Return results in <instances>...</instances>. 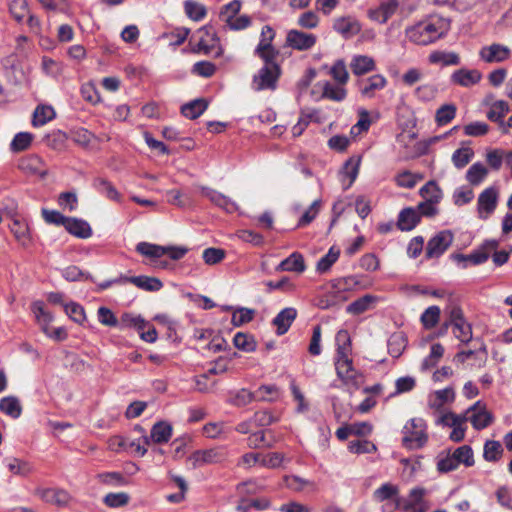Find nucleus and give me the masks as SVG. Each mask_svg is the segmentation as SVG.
Instances as JSON below:
<instances>
[{
    "label": "nucleus",
    "mask_w": 512,
    "mask_h": 512,
    "mask_svg": "<svg viewBox=\"0 0 512 512\" xmlns=\"http://www.w3.org/2000/svg\"><path fill=\"white\" fill-rule=\"evenodd\" d=\"M444 34L440 19H426L406 29L408 39L417 45H428Z\"/></svg>",
    "instance_id": "1"
},
{
    "label": "nucleus",
    "mask_w": 512,
    "mask_h": 512,
    "mask_svg": "<svg viewBox=\"0 0 512 512\" xmlns=\"http://www.w3.org/2000/svg\"><path fill=\"white\" fill-rule=\"evenodd\" d=\"M136 251L146 257L154 260V267L166 269L169 266V262L166 260H160V258L167 254L172 260H180L188 252L187 248L184 247H164L148 242H140L136 246Z\"/></svg>",
    "instance_id": "2"
},
{
    "label": "nucleus",
    "mask_w": 512,
    "mask_h": 512,
    "mask_svg": "<svg viewBox=\"0 0 512 512\" xmlns=\"http://www.w3.org/2000/svg\"><path fill=\"white\" fill-rule=\"evenodd\" d=\"M427 425L422 418H412L403 427V445L410 449L423 447L427 440Z\"/></svg>",
    "instance_id": "3"
},
{
    "label": "nucleus",
    "mask_w": 512,
    "mask_h": 512,
    "mask_svg": "<svg viewBox=\"0 0 512 512\" xmlns=\"http://www.w3.org/2000/svg\"><path fill=\"white\" fill-rule=\"evenodd\" d=\"M335 369L338 378L345 384L354 389H359L362 383V375L353 367V361L350 354L335 356Z\"/></svg>",
    "instance_id": "4"
},
{
    "label": "nucleus",
    "mask_w": 512,
    "mask_h": 512,
    "mask_svg": "<svg viewBox=\"0 0 512 512\" xmlns=\"http://www.w3.org/2000/svg\"><path fill=\"white\" fill-rule=\"evenodd\" d=\"M280 75L279 65H264L253 77V89L255 91L275 90Z\"/></svg>",
    "instance_id": "5"
},
{
    "label": "nucleus",
    "mask_w": 512,
    "mask_h": 512,
    "mask_svg": "<svg viewBox=\"0 0 512 512\" xmlns=\"http://www.w3.org/2000/svg\"><path fill=\"white\" fill-rule=\"evenodd\" d=\"M228 457V451L225 447H215L205 450H196L191 454L189 460L192 462L193 468L210 464H219L224 462Z\"/></svg>",
    "instance_id": "6"
},
{
    "label": "nucleus",
    "mask_w": 512,
    "mask_h": 512,
    "mask_svg": "<svg viewBox=\"0 0 512 512\" xmlns=\"http://www.w3.org/2000/svg\"><path fill=\"white\" fill-rule=\"evenodd\" d=\"M454 236L450 230H443L433 236L426 245L425 256L428 259L438 258L451 246Z\"/></svg>",
    "instance_id": "7"
},
{
    "label": "nucleus",
    "mask_w": 512,
    "mask_h": 512,
    "mask_svg": "<svg viewBox=\"0 0 512 512\" xmlns=\"http://www.w3.org/2000/svg\"><path fill=\"white\" fill-rule=\"evenodd\" d=\"M426 490L416 487L410 490L407 498L401 497L402 510L404 512H427L428 502L424 499Z\"/></svg>",
    "instance_id": "8"
},
{
    "label": "nucleus",
    "mask_w": 512,
    "mask_h": 512,
    "mask_svg": "<svg viewBox=\"0 0 512 512\" xmlns=\"http://www.w3.org/2000/svg\"><path fill=\"white\" fill-rule=\"evenodd\" d=\"M17 166L19 170L28 175L39 176L42 179L48 175L44 160L37 154H30L20 158Z\"/></svg>",
    "instance_id": "9"
},
{
    "label": "nucleus",
    "mask_w": 512,
    "mask_h": 512,
    "mask_svg": "<svg viewBox=\"0 0 512 512\" xmlns=\"http://www.w3.org/2000/svg\"><path fill=\"white\" fill-rule=\"evenodd\" d=\"M317 41V37L312 33H305L296 29L288 31L286 36V45L298 51H307L311 49Z\"/></svg>",
    "instance_id": "10"
},
{
    "label": "nucleus",
    "mask_w": 512,
    "mask_h": 512,
    "mask_svg": "<svg viewBox=\"0 0 512 512\" xmlns=\"http://www.w3.org/2000/svg\"><path fill=\"white\" fill-rule=\"evenodd\" d=\"M472 413L468 419L470 420L472 426L476 430H482L493 422L492 414L487 411L485 405H483L480 401H477L474 405H472L467 411L466 414Z\"/></svg>",
    "instance_id": "11"
},
{
    "label": "nucleus",
    "mask_w": 512,
    "mask_h": 512,
    "mask_svg": "<svg viewBox=\"0 0 512 512\" xmlns=\"http://www.w3.org/2000/svg\"><path fill=\"white\" fill-rule=\"evenodd\" d=\"M398 6V0H382L379 6L368 10V17L373 21L383 24L395 14Z\"/></svg>",
    "instance_id": "12"
},
{
    "label": "nucleus",
    "mask_w": 512,
    "mask_h": 512,
    "mask_svg": "<svg viewBox=\"0 0 512 512\" xmlns=\"http://www.w3.org/2000/svg\"><path fill=\"white\" fill-rule=\"evenodd\" d=\"M479 56L486 63L503 62L510 57V49L507 46L493 43L482 47Z\"/></svg>",
    "instance_id": "13"
},
{
    "label": "nucleus",
    "mask_w": 512,
    "mask_h": 512,
    "mask_svg": "<svg viewBox=\"0 0 512 512\" xmlns=\"http://www.w3.org/2000/svg\"><path fill=\"white\" fill-rule=\"evenodd\" d=\"M386 84V78L380 74L372 75L357 82V86L361 95L366 98L374 97L376 91L382 90Z\"/></svg>",
    "instance_id": "14"
},
{
    "label": "nucleus",
    "mask_w": 512,
    "mask_h": 512,
    "mask_svg": "<svg viewBox=\"0 0 512 512\" xmlns=\"http://www.w3.org/2000/svg\"><path fill=\"white\" fill-rule=\"evenodd\" d=\"M498 192L494 187L486 188L478 197V212L481 218H487L496 208Z\"/></svg>",
    "instance_id": "15"
},
{
    "label": "nucleus",
    "mask_w": 512,
    "mask_h": 512,
    "mask_svg": "<svg viewBox=\"0 0 512 512\" xmlns=\"http://www.w3.org/2000/svg\"><path fill=\"white\" fill-rule=\"evenodd\" d=\"M200 190L204 197L208 198L213 204L224 209L228 213H233L237 210L236 203L224 194L205 186H201Z\"/></svg>",
    "instance_id": "16"
},
{
    "label": "nucleus",
    "mask_w": 512,
    "mask_h": 512,
    "mask_svg": "<svg viewBox=\"0 0 512 512\" xmlns=\"http://www.w3.org/2000/svg\"><path fill=\"white\" fill-rule=\"evenodd\" d=\"M297 317V310L293 307L282 309L272 320V324L276 327V334L284 335Z\"/></svg>",
    "instance_id": "17"
},
{
    "label": "nucleus",
    "mask_w": 512,
    "mask_h": 512,
    "mask_svg": "<svg viewBox=\"0 0 512 512\" xmlns=\"http://www.w3.org/2000/svg\"><path fill=\"white\" fill-rule=\"evenodd\" d=\"M482 78V74L476 70H468L465 68L456 70L452 73L450 81L452 84L462 87H471L477 84Z\"/></svg>",
    "instance_id": "18"
},
{
    "label": "nucleus",
    "mask_w": 512,
    "mask_h": 512,
    "mask_svg": "<svg viewBox=\"0 0 512 512\" xmlns=\"http://www.w3.org/2000/svg\"><path fill=\"white\" fill-rule=\"evenodd\" d=\"M333 28L344 38H351L361 30V25L353 17H341L335 20Z\"/></svg>",
    "instance_id": "19"
},
{
    "label": "nucleus",
    "mask_w": 512,
    "mask_h": 512,
    "mask_svg": "<svg viewBox=\"0 0 512 512\" xmlns=\"http://www.w3.org/2000/svg\"><path fill=\"white\" fill-rule=\"evenodd\" d=\"M509 110V105L506 101L498 100L491 105V108L487 113V118L490 121L498 123L502 133L504 134H507V125L503 121V118L509 112Z\"/></svg>",
    "instance_id": "20"
},
{
    "label": "nucleus",
    "mask_w": 512,
    "mask_h": 512,
    "mask_svg": "<svg viewBox=\"0 0 512 512\" xmlns=\"http://www.w3.org/2000/svg\"><path fill=\"white\" fill-rule=\"evenodd\" d=\"M360 160H354L353 158L348 159L344 165L342 170L340 171L341 182L343 185V190L349 189L354 181L356 180L359 172Z\"/></svg>",
    "instance_id": "21"
},
{
    "label": "nucleus",
    "mask_w": 512,
    "mask_h": 512,
    "mask_svg": "<svg viewBox=\"0 0 512 512\" xmlns=\"http://www.w3.org/2000/svg\"><path fill=\"white\" fill-rule=\"evenodd\" d=\"M306 269L304 258L299 252H293L289 257L285 258L275 268L277 272H296L303 273Z\"/></svg>",
    "instance_id": "22"
},
{
    "label": "nucleus",
    "mask_w": 512,
    "mask_h": 512,
    "mask_svg": "<svg viewBox=\"0 0 512 512\" xmlns=\"http://www.w3.org/2000/svg\"><path fill=\"white\" fill-rule=\"evenodd\" d=\"M420 222V214L412 207L404 208L398 216L397 226L401 231H410Z\"/></svg>",
    "instance_id": "23"
},
{
    "label": "nucleus",
    "mask_w": 512,
    "mask_h": 512,
    "mask_svg": "<svg viewBox=\"0 0 512 512\" xmlns=\"http://www.w3.org/2000/svg\"><path fill=\"white\" fill-rule=\"evenodd\" d=\"M452 259L462 268H467L468 263L479 265L487 261L489 252L484 250H477L469 255L456 253L451 255Z\"/></svg>",
    "instance_id": "24"
},
{
    "label": "nucleus",
    "mask_w": 512,
    "mask_h": 512,
    "mask_svg": "<svg viewBox=\"0 0 512 512\" xmlns=\"http://www.w3.org/2000/svg\"><path fill=\"white\" fill-rule=\"evenodd\" d=\"M198 34H200V38L195 51L209 54L214 49L215 44L218 41L216 33L213 32L211 28L203 27L198 30Z\"/></svg>",
    "instance_id": "25"
},
{
    "label": "nucleus",
    "mask_w": 512,
    "mask_h": 512,
    "mask_svg": "<svg viewBox=\"0 0 512 512\" xmlns=\"http://www.w3.org/2000/svg\"><path fill=\"white\" fill-rule=\"evenodd\" d=\"M65 229L73 236L81 239H87L92 235L89 223L78 218L69 217Z\"/></svg>",
    "instance_id": "26"
},
{
    "label": "nucleus",
    "mask_w": 512,
    "mask_h": 512,
    "mask_svg": "<svg viewBox=\"0 0 512 512\" xmlns=\"http://www.w3.org/2000/svg\"><path fill=\"white\" fill-rule=\"evenodd\" d=\"M372 498L375 502L383 503L387 501L400 499L401 496L399 494L398 486L387 482L382 484L373 492Z\"/></svg>",
    "instance_id": "27"
},
{
    "label": "nucleus",
    "mask_w": 512,
    "mask_h": 512,
    "mask_svg": "<svg viewBox=\"0 0 512 512\" xmlns=\"http://www.w3.org/2000/svg\"><path fill=\"white\" fill-rule=\"evenodd\" d=\"M37 495L45 502L56 504L58 506L65 505L69 500L66 491L53 488L38 489Z\"/></svg>",
    "instance_id": "28"
},
{
    "label": "nucleus",
    "mask_w": 512,
    "mask_h": 512,
    "mask_svg": "<svg viewBox=\"0 0 512 512\" xmlns=\"http://www.w3.org/2000/svg\"><path fill=\"white\" fill-rule=\"evenodd\" d=\"M172 436V426L165 422L160 421L153 425L150 433V441L161 444L167 443Z\"/></svg>",
    "instance_id": "29"
},
{
    "label": "nucleus",
    "mask_w": 512,
    "mask_h": 512,
    "mask_svg": "<svg viewBox=\"0 0 512 512\" xmlns=\"http://www.w3.org/2000/svg\"><path fill=\"white\" fill-rule=\"evenodd\" d=\"M377 297L373 295H364L346 307V312L352 315H360L372 308V305L376 302Z\"/></svg>",
    "instance_id": "30"
},
{
    "label": "nucleus",
    "mask_w": 512,
    "mask_h": 512,
    "mask_svg": "<svg viewBox=\"0 0 512 512\" xmlns=\"http://www.w3.org/2000/svg\"><path fill=\"white\" fill-rule=\"evenodd\" d=\"M350 68L355 75H363L375 69L374 60L366 55H356L353 57Z\"/></svg>",
    "instance_id": "31"
},
{
    "label": "nucleus",
    "mask_w": 512,
    "mask_h": 512,
    "mask_svg": "<svg viewBox=\"0 0 512 512\" xmlns=\"http://www.w3.org/2000/svg\"><path fill=\"white\" fill-rule=\"evenodd\" d=\"M208 102L205 99H195L181 107L183 116L189 119H196L207 109Z\"/></svg>",
    "instance_id": "32"
},
{
    "label": "nucleus",
    "mask_w": 512,
    "mask_h": 512,
    "mask_svg": "<svg viewBox=\"0 0 512 512\" xmlns=\"http://www.w3.org/2000/svg\"><path fill=\"white\" fill-rule=\"evenodd\" d=\"M429 62L432 64H442L443 66L459 65L460 57L455 52L437 50L429 55Z\"/></svg>",
    "instance_id": "33"
},
{
    "label": "nucleus",
    "mask_w": 512,
    "mask_h": 512,
    "mask_svg": "<svg viewBox=\"0 0 512 512\" xmlns=\"http://www.w3.org/2000/svg\"><path fill=\"white\" fill-rule=\"evenodd\" d=\"M10 230L16 240L23 246L28 247L31 243L28 225L18 219L13 220Z\"/></svg>",
    "instance_id": "34"
},
{
    "label": "nucleus",
    "mask_w": 512,
    "mask_h": 512,
    "mask_svg": "<svg viewBox=\"0 0 512 512\" xmlns=\"http://www.w3.org/2000/svg\"><path fill=\"white\" fill-rule=\"evenodd\" d=\"M0 412L17 419L22 413V407L19 400L14 396H7L0 399Z\"/></svg>",
    "instance_id": "35"
},
{
    "label": "nucleus",
    "mask_w": 512,
    "mask_h": 512,
    "mask_svg": "<svg viewBox=\"0 0 512 512\" xmlns=\"http://www.w3.org/2000/svg\"><path fill=\"white\" fill-rule=\"evenodd\" d=\"M133 285L141 290L149 292H157L163 287V283L159 278L145 275L135 276L133 279Z\"/></svg>",
    "instance_id": "36"
},
{
    "label": "nucleus",
    "mask_w": 512,
    "mask_h": 512,
    "mask_svg": "<svg viewBox=\"0 0 512 512\" xmlns=\"http://www.w3.org/2000/svg\"><path fill=\"white\" fill-rule=\"evenodd\" d=\"M55 118V111L51 106L39 105L33 113L32 125L40 127Z\"/></svg>",
    "instance_id": "37"
},
{
    "label": "nucleus",
    "mask_w": 512,
    "mask_h": 512,
    "mask_svg": "<svg viewBox=\"0 0 512 512\" xmlns=\"http://www.w3.org/2000/svg\"><path fill=\"white\" fill-rule=\"evenodd\" d=\"M504 449L499 441L487 440L483 447V458L488 462H496L503 455Z\"/></svg>",
    "instance_id": "38"
},
{
    "label": "nucleus",
    "mask_w": 512,
    "mask_h": 512,
    "mask_svg": "<svg viewBox=\"0 0 512 512\" xmlns=\"http://www.w3.org/2000/svg\"><path fill=\"white\" fill-rule=\"evenodd\" d=\"M457 107L455 104L449 103L440 106L435 114V121L438 126H444L450 123L456 116Z\"/></svg>",
    "instance_id": "39"
},
{
    "label": "nucleus",
    "mask_w": 512,
    "mask_h": 512,
    "mask_svg": "<svg viewBox=\"0 0 512 512\" xmlns=\"http://www.w3.org/2000/svg\"><path fill=\"white\" fill-rule=\"evenodd\" d=\"M340 256V249L332 246L328 253L321 257L316 265L317 272L323 274L330 270L332 265L338 260Z\"/></svg>",
    "instance_id": "40"
},
{
    "label": "nucleus",
    "mask_w": 512,
    "mask_h": 512,
    "mask_svg": "<svg viewBox=\"0 0 512 512\" xmlns=\"http://www.w3.org/2000/svg\"><path fill=\"white\" fill-rule=\"evenodd\" d=\"M33 139V134L29 132H19L12 139L10 150L14 153L25 151L31 146Z\"/></svg>",
    "instance_id": "41"
},
{
    "label": "nucleus",
    "mask_w": 512,
    "mask_h": 512,
    "mask_svg": "<svg viewBox=\"0 0 512 512\" xmlns=\"http://www.w3.org/2000/svg\"><path fill=\"white\" fill-rule=\"evenodd\" d=\"M67 141L66 133L55 130L43 137V142L51 149L61 151L65 148Z\"/></svg>",
    "instance_id": "42"
},
{
    "label": "nucleus",
    "mask_w": 512,
    "mask_h": 512,
    "mask_svg": "<svg viewBox=\"0 0 512 512\" xmlns=\"http://www.w3.org/2000/svg\"><path fill=\"white\" fill-rule=\"evenodd\" d=\"M488 169L480 162L472 164L466 173V179L471 185H479L487 176Z\"/></svg>",
    "instance_id": "43"
},
{
    "label": "nucleus",
    "mask_w": 512,
    "mask_h": 512,
    "mask_svg": "<svg viewBox=\"0 0 512 512\" xmlns=\"http://www.w3.org/2000/svg\"><path fill=\"white\" fill-rule=\"evenodd\" d=\"M121 328H135L137 331L146 329L148 322L140 315L132 313H124L118 323Z\"/></svg>",
    "instance_id": "44"
},
{
    "label": "nucleus",
    "mask_w": 512,
    "mask_h": 512,
    "mask_svg": "<svg viewBox=\"0 0 512 512\" xmlns=\"http://www.w3.org/2000/svg\"><path fill=\"white\" fill-rule=\"evenodd\" d=\"M424 201L439 203L442 199V191L435 181H428L419 191Z\"/></svg>",
    "instance_id": "45"
},
{
    "label": "nucleus",
    "mask_w": 512,
    "mask_h": 512,
    "mask_svg": "<svg viewBox=\"0 0 512 512\" xmlns=\"http://www.w3.org/2000/svg\"><path fill=\"white\" fill-rule=\"evenodd\" d=\"M94 187L107 198L115 201L120 200V194L111 182L104 178H97L94 180Z\"/></svg>",
    "instance_id": "46"
},
{
    "label": "nucleus",
    "mask_w": 512,
    "mask_h": 512,
    "mask_svg": "<svg viewBox=\"0 0 512 512\" xmlns=\"http://www.w3.org/2000/svg\"><path fill=\"white\" fill-rule=\"evenodd\" d=\"M452 455L459 465L464 464L466 467H471L475 463L473 450L469 445H463L456 448Z\"/></svg>",
    "instance_id": "47"
},
{
    "label": "nucleus",
    "mask_w": 512,
    "mask_h": 512,
    "mask_svg": "<svg viewBox=\"0 0 512 512\" xmlns=\"http://www.w3.org/2000/svg\"><path fill=\"white\" fill-rule=\"evenodd\" d=\"M441 310L438 306L428 307L421 315V323L427 330L434 328L440 318Z\"/></svg>",
    "instance_id": "48"
},
{
    "label": "nucleus",
    "mask_w": 512,
    "mask_h": 512,
    "mask_svg": "<svg viewBox=\"0 0 512 512\" xmlns=\"http://www.w3.org/2000/svg\"><path fill=\"white\" fill-rule=\"evenodd\" d=\"M474 151L468 147H462L452 154V162L458 169L464 168L473 158Z\"/></svg>",
    "instance_id": "49"
},
{
    "label": "nucleus",
    "mask_w": 512,
    "mask_h": 512,
    "mask_svg": "<svg viewBox=\"0 0 512 512\" xmlns=\"http://www.w3.org/2000/svg\"><path fill=\"white\" fill-rule=\"evenodd\" d=\"M184 9L186 15L194 21L202 20L207 13V10L204 5L192 0L185 1Z\"/></svg>",
    "instance_id": "50"
},
{
    "label": "nucleus",
    "mask_w": 512,
    "mask_h": 512,
    "mask_svg": "<svg viewBox=\"0 0 512 512\" xmlns=\"http://www.w3.org/2000/svg\"><path fill=\"white\" fill-rule=\"evenodd\" d=\"M336 341V355L351 354V338L347 330H339L335 337Z\"/></svg>",
    "instance_id": "51"
},
{
    "label": "nucleus",
    "mask_w": 512,
    "mask_h": 512,
    "mask_svg": "<svg viewBox=\"0 0 512 512\" xmlns=\"http://www.w3.org/2000/svg\"><path fill=\"white\" fill-rule=\"evenodd\" d=\"M233 344L236 348L245 352H252L256 349V342L253 336L242 332L235 334Z\"/></svg>",
    "instance_id": "52"
},
{
    "label": "nucleus",
    "mask_w": 512,
    "mask_h": 512,
    "mask_svg": "<svg viewBox=\"0 0 512 512\" xmlns=\"http://www.w3.org/2000/svg\"><path fill=\"white\" fill-rule=\"evenodd\" d=\"M255 316V310L245 307L237 308L233 314L231 322L234 326L239 327L253 320Z\"/></svg>",
    "instance_id": "53"
},
{
    "label": "nucleus",
    "mask_w": 512,
    "mask_h": 512,
    "mask_svg": "<svg viewBox=\"0 0 512 512\" xmlns=\"http://www.w3.org/2000/svg\"><path fill=\"white\" fill-rule=\"evenodd\" d=\"M6 463L8 470L15 475L26 476L32 470L28 462L18 458H7Z\"/></svg>",
    "instance_id": "54"
},
{
    "label": "nucleus",
    "mask_w": 512,
    "mask_h": 512,
    "mask_svg": "<svg viewBox=\"0 0 512 512\" xmlns=\"http://www.w3.org/2000/svg\"><path fill=\"white\" fill-rule=\"evenodd\" d=\"M348 449L351 453L355 454H369L377 450L376 446L371 441L365 439L350 441Z\"/></svg>",
    "instance_id": "55"
},
{
    "label": "nucleus",
    "mask_w": 512,
    "mask_h": 512,
    "mask_svg": "<svg viewBox=\"0 0 512 512\" xmlns=\"http://www.w3.org/2000/svg\"><path fill=\"white\" fill-rule=\"evenodd\" d=\"M452 327L454 336L462 343L467 344L472 340V327L466 320L455 323Z\"/></svg>",
    "instance_id": "56"
},
{
    "label": "nucleus",
    "mask_w": 512,
    "mask_h": 512,
    "mask_svg": "<svg viewBox=\"0 0 512 512\" xmlns=\"http://www.w3.org/2000/svg\"><path fill=\"white\" fill-rule=\"evenodd\" d=\"M255 392L256 401L276 400L279 396V389L276 385H262Z\"/></svg>",
    "instance_id": "57"
},
{
    "label": "nucleus",
    "mask_w": 512,
    "mask_h": 512,
    "mask_svg": "<svg viewBox=\"0 0 512 512\" xmlns=\"http://www.w3.org/2000/svg\"><path fill=\"white\" fill-rule=\"evenodd\" d=\"M9 10L14 19L18 22L29 15L28 3L26 0H12L9 4Z\"/></svg>",
    "instance_id": "58"
},
{
    "label": "nucleus",
    "mask_w": 512,
    "mask_h": 512,
    "mask_svg": "<svg viewBox=\"0 0 512 512\" xmlns=\"http://www.w3.org/2000/svg\"><path fill=\"white\" fill-rule=\"evenodd\" d=\"M64 310L70 319L76 323L82 324L86 318L84 308L76 302L66 303Z\"/></svg>",
    "instance_id": "59"
},
{
    "label": "nucleus",
    "mask_w": 512,
    "mask_h": 512,
    "mask_svg": "<svg viewBox=\"0 0 512 512\" xmlns=\"http://www.w3.org/2000/svg\"><path fill=\"white\" fill-rule=\"evenodd\" d=\"M421 179H423L422 175H415L410 171H403L396 176L395 181L399 187L412 189L415 187L417 180Z\"/></svg>",
    "instance_id": "60"
},
{
    "label": "nucleus",
    "mask_w": 512,
    "mask_h": 512,
    "mask_svg": "<svg viewBox=\"0 0 512 512\" xmlns=\"http://www.w3.org/2000/svg\"><path fill=\"white\" fill-rule=\"evenodd\" d=\"M129 495L125 492L109 493L104 497V503L111 508H118L128 504Z\"/></svg>",
    "instance_id": "61"
},
{
    "label": "nucleus",
    "mask_w": 512,
    "mask_h": 512,
    "mask_svg": "<svg viewBox=\"0 0 512 512\" xmlns=\"http://www.w3.org/2000/svg\"><path fill=\"white\" fill-rule=\"evenodd\" d=\"M406 347L405 338L402 335H393L388 341V351L391 356L399 357Z\"/></svg>",
    "instance_id": "62"
},
{
    "label": "nucleus",
    "mask_w": 512,
    "mask_h": 512,
    "mask_svg": "<svg viewBox=\"0 0 512 512\" xmlns=\"http://www.w3.org/2000/svg\"><path fill=\"white\" fill-rule=\"evenodd\" d=\"M251 421H253L255 426L265 427L277 422L278 418L275 417L270 411L262 410L257 411L251 418Z\"/></svg>",
    "instance_id": "63"
},
{
    "label": "nucleus",
    "mask_w": 512,
    "mask_h": 512,
    "mask_svg": "<svg viewBox=\"0 0 512 512\" xmlns=\"http://www.w3.org/2000/svg\"><path fill=\"white\" fill-rule=\"evenodd\" d=\"M330 74L340 84L348 81L349 74L343 60H337L331 68Z\"/></svg>",
    "instance_id": "64"
}]
</instances>
